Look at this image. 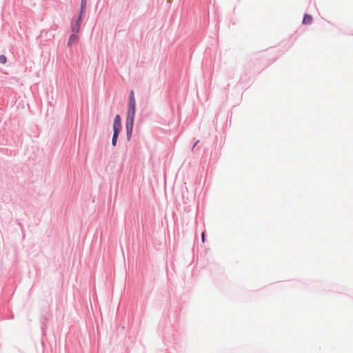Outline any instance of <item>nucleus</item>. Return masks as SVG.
<instances>
[{
    "label": "nucleus",
    "instance_id": "6e6552de",
    "mask_svg": "<svg viewBox=\"0 0 353 353\" xmlns=\"http://www.w3.org/2000/svg\"><path fill=\"white\" fill-rule=\"evenodd\" d=\"M6 57L4 56V55H1L0 56V63H2V64H4L6 63Z\"/></svg>",
    "mask_w": 353,
    "mask_h": 353
},
{
    "label": "nucleus",
    "instance_id": "39448f33",
    "mask_svg": "<svg viewBox=\"0 0 353 353\" xmlns=\"http://www.w3.org/2000/svg\"><path fill=\"white\" fill-rule=\"evenodd\" d=\"M313 18L311 15L305 14L303 19V23L305 25H309L312 23Z\"/></svg>",
    "mask_w": 353,
    "mask_h": 353
},
{
    "label": "nucleus",
    "instance_id": "f257e3e1",
    "mask_svg": "<svg viewBox=\"0 0 353 353\" xmlns=\"http://www.w3.org/2000/svg\"><path fill=\"white\" fill-rule=\"evenodd\" d=\"M135 113H136V101H135V98L134 96V91H131L130 95V99H129L128 116H127L126 122H125V127H126L128 137L131 136V134L132 133Z\"/></svg>",
    "mask_w": 353,
    "mask_h": 353
},
{
    "label": "nucleus",
    "instance_id": "1a4fd4ad",
    "mask_svg": "<svg viewBox=\"0 0 353 353\" xmlns=\"http://www.w3.org/2000/svg\"><path fill=\"white\" fill-rule=\"evenodd\" d=\"M201 238H202V242L204 243L205 242V232H202Z\"/></svg>",
    "mask_w": 353,
    "mask_h": 353
},
{
    "label": "nucleus",
    "instance_id": "20e7f679",
    "mask_svg": "<svg viewBox=\"0 0 353 353\" xmlns=\"http://www.w3.org/2000/svg\"><path fill=\"white\" fill-rule=\"evenodd\" d=\"M78 41H79L78 35L77 34V33H73L72 34L70 35V37L69 38L68 45L69 46H70L73 44L77 43L78 42Z\"/></svg>",
    "mask_w": 353,
    "mask_h": 353
},
{
    "label": "nucleus",
    "instance_id": "0eeeda50",
    "mask_svg": "<svg viewBox=\"0 0 353 353\" xmlns=\"http://www.w3.org/2000/svg\"><path fill=\"white\" fill-rule=\"evenodd\" d=\"M120 131H114L112 139V144L113 146L116 145L117 140L119 136Z\"/></svg>",
    "mask_w": 353,
    "mask_h": 353
},
{
    "label": "nucleus",
    "instance_id": "7ed1b4c3",
    "mask_svg": "<svg viewBox=\"0 0 353 353\" xmlns=\"http://www.w3.org/2000/svg\"><path fill=\"white\" fill-rule=\"evenodd\" d=\"M121 117L119 115H116L114 120L113 123V130L114 131H121Z\"/></svg>",
    "mask_w": 353,
    "mask_h": 353
},
{
    "label": "nucleus",
    "instance_id": "f03ea898",
    "mask_svg": "<svg viewBox=\"0 0 353 353\" xmlns=\"http://www.w3.org/2000/svg\"><path fill=\"white\" fill-rule=\"evenodd\" d=\"M81 21L82 17L79 16L75 22L74 21H72L71 30L73 33H78L79 32Z\"/></svg>",
    "mask_w": 353,
    "mask_h": 353
},
{
    "label": "nucleus",
    "instance_id": "423d86ee",
    "mask_svg": "<svg viewBox=\"0 0 353 353\" xmlns=\"http://www.w3.org/2000/svg\"><path fill=\"white\" fill-rule=\"evenodd\" d=\"M86 0H81V11H80V15L79 16H81L83 17V14H84V12L85 11V8H86Z\"/></svg>",
    "mask_w": 353,
    "mask_h": 353
}]
</instances>
